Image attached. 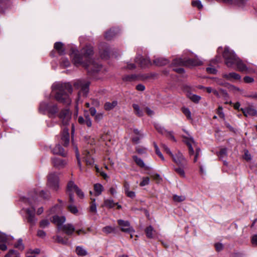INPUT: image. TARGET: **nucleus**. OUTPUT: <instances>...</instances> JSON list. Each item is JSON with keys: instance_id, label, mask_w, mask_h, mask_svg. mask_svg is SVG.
<instances>
[{"instance_id": "1", "label": "nucleus", "mask_w": 257, "mask_h": 257, "mask_svg": "<svg viewBox=\"0 0 257 257\" xmlns=\"http://www.w3.org/2000/svg\"><path fill=\"white\" fill-rule=\"evenodd\" d=\"M82 53L83 56H81L78 54L77 50L72 48L70 56L72 61L76 66L82 65L88 70V72L92 74L98 72L101 66L92 60H89V63H85L83 62L82 59L89 58L93 54V47L91 46H86L82 50Z\"/></svg>"}, {"instance_id": "2", "label": "nucleus", "mask_w": 257, "mask_h": 257, "mask_svg": "<svg viewBox=\"0 0 257 257\" xmlns=\"http://www.w3.org/2000/svg\"><path fill=\"white\" fill-rule=\"evenodd\" d=\"M52 92L55 99L65 105L71 103L69 94L72 92V86L69 83H56L52 85Z\"/></svg>"}, {"instance_id": "3", "label": "nucleus", "mask_w": 257, "mask_h": 257, "mask_svg": "<svg viewBox=\"0 0 257 257\" xmlns=\"http://www.w3.org/2000/svg\"><path fill=\"white\" fill-rule=\"evenodd\" d=\"M183 142L188 147L189 155L191 156L195 154L194 162H197V158L200 153V149L197 147L194 139L190 136L183 137Z\"/></svg>"}, {"instance_id": "4", "label": "nucleus", "mask_w": 257, "mask_h": 257, "mask_svg": "<svg viewBox=\"0 0 257 257\" xmlns=\"http://www.w3.org/2000/svg\"><path fill=\"white\" fill-rule=\"evenodd\" d=\"M66 192L69 195V201L71 203L74 202V192H75L79 198H83L84 197V194L82 191L72 181H70L68 183Z\"/></svg>"}, {"instance_id": "5", "label": "nucleus", "mask_w": 257, "mask_h": 257, "mask_svg": "<svg viewBox=\"0 0 257 257\" xmlns=\"http://www.w3.org/2000/svg\"><path fill=\"white\" fill-rule=\"evenodd\" d=\"M225 60V63L228 67H232L234 64L237 57L234 52L230 50L229 48L225 47L222 54Z\"/></svg>"}, {"instance_id": "6", "label": "nucleus", "mask_w": 257, "mask_h": 257, "mask_svg": "<svg viewBox=\"0 0 257 257\" xmlns=\"http://www.w3.org/2000/svg\"><path fill=\"white\" fill-rule=\"evenodd\" d=\"M90 83L88 81L84 80H77L74 83V86L76 89L80 90L78 93V97L81 95L86 96L89 90Z\"/></svg>"}, {"instance_id": "7", "label": "nucleus", "mask_w": 257, "mask_h": 257, "mask_svg": "<svg viewBox=\"0 0 257 257\" xmlns=\"http://www.w3.org/2000/svg\"><path fill=\"white\" fill-rule=\"evenodd\" d=\"M202 62L197 59H188L187 60H183L181 58L175 59L172 64L173 65L179 66H195L201 65Z\"/></svg>"}, {"instance_id": "8", "label": "nucleus", "mask_w": 257, "mask_h": 257, "mask_svg": "<svg viewBox=\"0 0 257 257\" xmlns=\"http://www.w3.org/2000/svg\"><path fill=\"white\" fill-rule=\"evenodd\" d=\"M59 177L56 173H50L48 176L47 186L56 191L59 189Z\"/></svg>"}, {"instance_id": "9", "label": "nucleus", "mask_w": 257, "mask_h": 257, "mask_svg": "<svg viewBox=\"0 0 257 257\" xmlns=\"http://www.w3.org/2000/svg\"><path fill=\"white\" fill-rule=\"evenodd\" d=\"M58 110L57 106L55 104H50L47 102H43L40 105V111L44 113L47 111L51 115H55L57 112Z\"/></svg>"}, {"instance_id": "10", "label": "nucleus", "mask_w": 257, "mask_h": 257, "mask_svg": "<svg viewBox=\"0 0 257 257\" xmlns=\"http://www.w3.org/2000/svg\"><path fill=\"white\" fill-rule=\"evenodd\" d=\"M117 223L121 231L127 233H133L135 232V230L133 227L131 226L129 221L119 219L117 220Z\"/></svg>"}, {"instance_id": "11", "label": "nucleus", "mask_w": 257, "mask_h": 257, "mask_svg": "<svg viewBox=\"0 0 257 257\" xmlns=\"http://www.w3.org/2000/svg\"><path fill=\"white\" fill-rule=\"evenodd\" d=\"M59 117L64 125L69 124L71 119V113L68 109H64L61 110L59 114Z\"/></svg>"}, {"instance_id": "12", "label": "nucleus", "mask_w": 257, "mask_h": 257, "mask_svg": "<svg viewBox=\"0 0 257 257\" xmlns=\"http://www.w3.org/2000/svg\"><path fill=\"white\" fill-rule=\"evenodd\" d=\"M171 157L173 161L180 166L185 167L187 164L185 158L180 152H178L176 155L173 154V156Z\"/></svg>"}, {"instance_id": "13", "label": "nucleus", "mask_w": 257, "mask_h": 257, "mask_svg": "<svg viewBox=\"0 0 257 257\" xmlns=\"http://www.w3.org/2000/svg\"><path fill=\"white\" fill-rule=\"evenodd\" d=\"M26 212L28 215V221L32 225H34L36 221V219L35 217V208L33 206L31 208L27 209Z\"/></svg>"}, {"instance_id": "14", "label": "nucleus", "mask_w": 257, "mask_h": 257, "mask_svg": "<svg viewBox=\"0 0 257 257\" xmlns=\"http://www.w3.org/2000/svg\"><path fill=\"white\" fill-rule=\"evenodd\" d=\"M65 220L66 219L64 216L55 215L53 217L52 222L57 226L58 230H60Z\"/></svg>"}, {"instance_id": "15", "label": "nucleus", "mask_w": 257, "mask_h": 257, "mask_svg": "<svg viewBox=\"0 0 257 257\" xmlns=\"http://www.w3.org/2000/svg\"><path fill=\"white\" fill-rule=\"evenodd\" d=\"M136 63L140 64L142 67H146L149 65L151 64V61L148 58H143L142 56L139 55L135 59Z\"/></svg>"}, {"instance_id": "16", "label": "nucleus", "mask_w": 257, "mask_h": 257, "mask_svg": "<svg viewBox=\"0 0 257 257\" xmlns=\"http://www.w3.org/2000/svg\"><path fill=\"white\" fill-rule=\"evenodd\" d=\"M52 163L55 167L58 169L64 167L67 164L65 160L58 158H54L52 159Z\"/></svg>"}, {"instance_id": "17", "label": "nucleus", "mask_w": 257, "mask_h": 257, "mask_svg": "<svg viewBox=\"0 0 257 257\" xmlns=\"http://www.w3.org/2000/svg\"><path fill=\"white\" fill-rule=\"evenodd\" d=\"M234 65L237 66V69L238 71L245 72H248V68L246 65L238 57L236 59L235 62H234Z\"/></svg>"}, {"instance_id": "18", "label": "nucleus", "mask_w": 257, "mask_h": 257, "mask_svg": "<svg viewBox=\"0 0 257 257\" xmlns=\"http://www.w3.org/2000/svg\"><path fill=\"white\" fill-rule=\"evenodd\" d=\"M69 130L64 127L63 129V132L61 135V141L64 146H67L69 143Z\"/></svg>"}, {"instance_id": "19", "label": "nucleus", "mask_w": 257, "mask_h": 257, "mask_svg": "<svg viewBox=\"0 0 257 257\" xmlns=\"http://www.w3.org/2000/svg\"><path fill=\"white\" fill-rule=\"evenodd\" d=\"M241 110L245 116H257V110L251 107L241 108Z\"/></svg>"}, {"instance_id": "20", "label": "nucleus", "mask_w": 257, "mask_h": 257, "mask_svg": "<svg viewBox=\"0 0 257 257\" xmlns=\"http://www.w3.org/2000/svg\"><path fill=\"white\" fill-rule=\"evenodd\" d=\"M63 231L67 235H71L75 231V227L71 224H66L63 225L60 229Z\"/></svg>"}, {"instance_id": "21", "label": "nucleus", "mask_w": 257, "mask_h": 257, "mask_svg": "<svg viewBox=\"0 0 257 257\" xmlns=\"http://www.w3.org/2000/svg\"><path fill=\"white\" fill-rule=\"evenodd\" d=\"M223 77L229 81H232V80H240L241 79L240 75L235 72L224 74L223 75Z\"/></svg>"}, {"instance_id": "22", "label": "nucleus", "mask_w": 257, "mask_h": 257, "mask_svg": "<svg viewBox=\"0 0 257 257\" xmlns=\"http://www.w3.org/2000/svg\"><path fill=\"white\" fill-rule=\"evenodd\" d=\"M133 159L136 162V163L140 167L144 168L146 170H148L151 169L150 167L147 166L145 165L144 161L141 158H139L138 157L134 156H133Z\"/></svg>"}, {"instance_id": "23", "label": "nucleus", "mask_w": 257, "mask_h": 257, "mask_svg": "<svg viewBox=\"0 0 257 257\" xmlns=\"http://www.w3.org/2000/svg\"><path fill=\"white\" fill-rule=\"evenodd\" d=\"M133 132L136 136L133 137L132 141L133 142L137 144L139 142L140 140L143 137V135L136 128L134 129Z\"/></svg>"}, {"instance_id": "24", "label": "nucleus", "mask_w": 257, "mask_h": 257, "mask_svg": "<svg viewBox=\"0 0 257 257\" xmlns=\"http://www.w3.org/2000/svg\"><path fill=\"white\" fill-rule=\"evenodd\" d=\"M89 154V152L87 151H85L83 154L84 155V159L87 165H92L94 163V161L93 159L91 158Z\"/></svg>"}, {"instance_id": "25", "label": "nucleus", "mask_w": 257, "mask_h": 257, "mask_svg": "<svg viewBox=\"0 0 257 257\" xmlns=\"http://www.w3.org/2000/svg\"><path fill=\"white\" fill-rule=\"evenodd\" d=\"M145 233L148 238H153L155 237L156 231L154 229V228L150 225L146 228Z\"/></svg>"}, {"instance_id": "26", "label": "nucleus", "mask_w": 257, "mask_h": 257, "mask_svg": "<svg viewBox=\"0 0 257 257\" xmlns=\"http://www.w3.org/2000/svg\"><path fill=\"white\" fill-rule=\"evenodd\" d=\"M54 48L56 50L60 55H63L65 53V48L64 45L61 42H56L54 44Z\"/></svg>"}, {"instance_id": "27", "label": "nucleus", "mask_w": 257, "mask_h": 257, "mask_svg": "<svg viewBox=\"0 0 257 257\" xmlns=\"http://www.w3.org/2000/svg\"><path fill=\"white\" fill-rule=\"evenodd\" d=\"M117 105V101H113L112 102H106L104 105V109L106 111L112 110Z\"/></svg>"}, {"instance_id": "28", "label": "nucleus", "mask_w": 257, "mask_h": 257, "mask_svg": "<svg viewBox=\"0 0 257 257\" xmlns=\"http://www.w3.org/2000/svg\"><path fill=\"white\" fill-rule=\"evenodd\" d=\"M52 152L54 154L60 155L63 156L65 155L64 149L60 145H57L52 150Z\"/></svg>"}, {"instance_id": "29", "label": "nucleus", "mask_w": 257, "mask_h": 257, "mask_svg": "<svg viewBox=\"0 0 257 257\" xmlns=\"http://www.w3.org/2000/svg\"><path fill=\"white\" fill-rule=\"evenodd\" d=\"M154 63L157 66H162L167 64L169 61L165 58H158L154 60Z\"/></svg>"}, {"instance_id": "30", "label": "nucleus", "mask_w": 257, "mask_h": 257, "mask_svg": "<svg viewBox=\"0 0 257 257\" xmlns=\"http://www.w3.org/2000/svg\"><path fill=\"white\" fill-rule=\"evenodd\" d=\"M116 29H110L109 31L106 32L105 38L107 40H110L116 34Z\"/></svg>"}, {"instance_id": "31", "label": "nucleus", "mask_w": 257, "mask_h": 257, "mask_svg": "<svg viewBox=\"0 0 257 257\" xmlns=\"http://www.w3.org/2000/svg\"><path fill=\"white\" fill-rule=\"evenodd\" d=\"M69 202L70 204L67 206L68 211L74 214H76L78 212V210L77 207L73 204L74 201L73 203L70 202L69 201Z\"/></svg>"}, {"instance_id": "32", "label": "nucleus", "mask_w": 257, "mask_h": 257, "mask_svg": "<svg viewBox=\"0 0 257 257\" xmlns=\"http://www.w3.org/2000/svg\"><path fill=\"white\" fill-rule=\"evenodd\" d=\"M76 252L78 255L84 256L87 254V252L82 246H78L76 248Z\"/></svg>"}, {"instance_id": "33", "label": "nucleus", "mask_w": 257, "mask_h": 257, "mask_svg": "<svg viewBox=\"0 0 257 257\" xmlns=\"http://www.w3.org/2000/svg\"><path fill=\"white\" fill-rule=\"evenodd\" d=\"M115 205V203L112 199H105L103 206H105L108 208H113Z\"/></svg>"}, {"instance_id": "34", "label": "nucleus", "mask_w": 257, "mask_h": 257, "mask_svg": "<svg viewBox=\"0 0 257 257\" xmlns=\"http://www.w3.org/2000/svg\"><path fill=\"white\" fill-rule=\"evenodd\" d=\"M9 4L8 0H0V13L3 12L8 8Z\"/></svg>"}, {"instance_id": "35", "label": "nucleus", "mask_w": 257, "mask_h": 257, "mask_svg": "<svg viewBox=\"0 0 257 257\" xmlns=\"http://www.w3.org/2000/svg\"><path fill=\"white\" fill-rule=\"evenodd\" d=\"M12 238L7 236L5 234L0 232V242L8 243Z\"/></svg>"}, {"instance_id": "36", "label": "nucleus", "mask_w": 257, "mask_h": 257, "mask_svg": "<svg viewBox=\"0 0 257 257\" xmlns=\"http://www.w3.org/2000/svg\"><path fill=\"white\" fill-rule=\"evenodd\" d=\"M94 189L97 194V195H99L103 190V187L100 184H96L94 185Z\"/></svg>"}, {"instance_id": "37", "label": "nucleus", "mask_w": 257, "mask_h": 257, "mask_svg": "<svg viewBox=\"0 0 257 257\" xmlns=\"http://www.w3.org/2000/svg\"><path fill=\"white\" fill-rule=\"evenodd\" d=\"M155 127L158 133L163 135H164L167 131L163 126H161L159 124H155Z\"/></svg>"}, {"instance_id": "38", "label": "nucleus", "mask_w": 257, "mask_h": 257, "mask_svg": "<svg viewBox=\"0 0 257 257\" xmlns=\"http://www.w3.org/2000/svg\"><path fill=\"white\" fill-rule=\"evenodd\" d=\"M133 108L134 109L135 113L139 116L141 117L143 115V111L140 109L139 106L138 104H134L133 105Z\"/></svg>"}, {"instance_id": "39", "label": "nucleus", "mask_w": 257, "mask_h": 257, "mask_svg": "<svg viewBox=\"0 0 257 257\" xmlns=\"http://www.w3.org/2000/svg\"><path fill=\"white\" fill-rule=\"evenodd\" d=\"M184 167L180 166L179 167L176 168L174 169L175 171L183 178L185 177V173L184 170Z\"/></svg>"}, {"instance_id": "40", "label": "nucleus", "mask_w": 257, "mask_h": 257, "mask_svg": "<svg viewBox=\"0 0 257 257\" xmlns=\"http://www.w3.org/2000/svg\"><path fill=\"white\" fill-rule=\"evenodd\" d=\"M182 112L186 115L189 119H192L191 113L188 108L183 107L181 108Z\"/></svg>"}, {"instance_id": "41", "label": "nucleus", "mask_w": 257, "mask_h": 257, "mask_svg": "<svg viewBox=\"0 0 257 257\" xmlns=\"http://www.w3.org/2000/svg\"><path fill=\"white\" fill-rule=\"evenodd\" d=\"M247 0H235L233 2H230V4H234L239 7H243L246 3Z\"/></svg>"}, {"instance_id": "42", "label": "nucleus", "mask_w": 257, "mask_h": 257, "mask_svg": "<svg viewBox=\"0 0 257 257\" xmlns=\"http://www.w3.org/2000/svg\"><path fill=\"white\" fill-rule=\"evenodd\" d=\"M137 78V76L135 74H132L130 75H126L123 76L122 79L123 81H132L136 80Z\"/></svg>"}, {"instance_id": "43", "label": "nucleus", "mask_w": 257, "mask_h": 257, "mask_svg": "<svg viewBox=\"0 0 257 257\" xmlns=\"http://www.w3.org/2000/svg\"><path fill=\"white\" fill-rule=\"evenodd\" d=\"M91 205L90 207V211L92 212L96 213L97 209H96V204L95 203V199H91Z\"/></svg>"}, {"instance_id": "44", "label": "nucleus", "mask_w": 257, "mask_h": 257, "mask_svg": "<svg viewBox=\"0 0 257 257\" xmlns=\"http://www.w3.org/2000/svg\"><path fill=\"white\" fill-rule=\"evenodd\" d=\"M192 5L194 7H197L199 10L203 8L201 2L199 0H193L192 2Z\"/></svg>"}, {"instance_id": "45", "label": "nucleus", "mask_w": 257, "mask_h": 257, "mask_svg": "<svg viewBox=\"0 0 257 257\" xmlns=\"http://www.w3.org/2000/svg\"><path fill=\"white\" fill-rule=\"evenodd\" d=\"M201 97L197 95L191 94L190 96V99L195 103H198L200 100Z\"/></svg>"}, {"instance_id": "46", "label": "nucleus", "mask_w": 257, "mask_h": 257, "mask_svg": "<svg viewBox=\"0 0 257 257\" xmlns=\"http://www.w3.org/2000/svg\"><path fill=\"white\" fill-rule=\"evenodd\" d=\"M150 183V178L148 177H143L142 181L140 183V185L142 187L148 185Z\"/></svg>"}, {"instance_id": "47", "label": "nucleus", "mask_w": 257, "mask_h": 257, "mask_svg": "<svg viewBox=\"0 0 257 257\" xmlns=\"http://www.w3.org/2000/svg\"><path fill=\"white\" fill-rule=\"evenodd\" d=\"M115 230V228L110 226H107L103 228L102 231L106 233H111Z\"/></svg>"}, {"instance_id": "48", "label": "nucleus", "mask_w": 257, "mask_h": 257, "mask_svg": "<svg viewBox=\"0 0 257 257\" xmlns=\"http://www.w3.org/2000/svg\"><path fill=\"white\" fill-rule=\"evenodd\" d=\"M56 240L57 242L64 244H66L68 243V238H66L65 239H64L62 237L59 235L56 236Z\"/></svg>"}, {"instance_id": "49", "label": "nucleus", "mask_w": 257, "mask_h": 257, "mask_svg": "<svg viewBox=\"0 0 257 257\" xmlns=\"http://www.w3.org/2000/svg\"><path fill=\"white\" fill-rule=\"evenodd\" d=\"M103 117V113L98 112L94 116V118L95 121L99 122Z\"/></svg>"}, {"instance_id": "50", "label": "nucleus", "mask_w": 257, "mask_h": 257, "mask_svg": "<svg viewBox=\"0 0 257 257\" xmlns=\"http://www.w3.org/2000/svg\"><path fill=\"white\" fill-rule=\"evenodd\" d=\"M164 135H165L167 137H168L169 139H170L173 142H176V140L173 135V132H172V131L169 132L167 131L166 133Z\"/></svg>"}, {"instance_id": "51", "label": "nucleus", "mask_w": 257, "mask_h": 257, "mask_svg": "<svg viewBox=\"0 0 257 257\" xmlns=\"http://www.w3.org/2000/svg\"><path fill=\"white\" fill-rule=\"evenodd\" d=\"M186 198L184 196L174 195L173 199L175 201L180 202L184 201Z\"/></svg>"}, {"instance_id": "52", "label": "nucleus", "mask_w": 257, "mask_h": 257, "mask_svg": "<svg viewBox=\"0 0 257 257\" xmlns=\"http://www.w3.org/2000/svg\"><path fill=\"white\" fill-rule=\"evenodd\" d=\"M228 88H229V90L233 93H236L237 92L242 91V90L240 89V88H239L238 87H237L232 85H229Z\"/></svg>"}, {"instance_id": "53", "label": "nucleus", "mask_w": 257, "mask_h": 257, "mask_svg": "<svg viewBox=\"0 0 257 257\" xmlns=\"http://www.w3.org/2000/svg\"><path fill=\"white\" fill-rule=\"evenodd\" d=\"M75 154H76V156L77 160L78 165L79 166L80 170H82V166H81V164L80 160L79 159L78 149L77 147H75Z\"/></svg>"}, {"instance_id": "54", "label": "nucleus", "mask_w": 257, "mask_h": 257, "mask_svg": "<svg viewBox=\"0 0 257 257\" xmlns=\"http://www.w3.org/2000/svg\"><path fill=\"white\" fill-rule=\"evenodd\" d=\"M49 221L47 219H44L40 221V226L42 228H45L49 226Z\"/></svg>"}, {"instance_id": "55", "label": "nucleus", "mask_w": 257, "mask_h": 257, "mask_svg": "<svg viewBox=\"0 0 257 257\" xmlns=\"http://www.w3.org/2000/svg\"><path fill=\"white\" fill-rule=\"evenodd\" d=\"M15 246L20 250H23L24 248V245L22 243V240L21 239H19L17 243L15 245Z\"/></svg>"}, {"instance_id": "56", "label": "nucleus", "mask_w": 257, "mask_h": 257, "mask_svg": "<svg viewBox=\"0 0 257 257\" xmlns=\"http://www.w3.org/2000/svg\"><path fill=\"white\" fill-rule=\"evenodd\" d=\"M151 177L154 179L155 180H156L157 181V182L159 183L161 181H162V178L160 177V175H159L157 173H154V174H153L151 175Z\"/></svg>"}, {"instance_id": "57", "label": "nucleus", "mask_w": 257, "mask_h": 257, "mask_svg": "<svg viewBox=\"0 0 257 257\" xmlns=\"http://www.w3.org/2000/svg\"><path fill=\"white\" fill-rule=\"evenodd\" d=\"M217 113L220 118H224V114L223 112V108L222 106H219L218 107V109H217Z\"/></svg>"}, {"instance_id": "58", "label": "nucleus", "mask_w": 257, "mask_h": 257, "mask_svg": "<svg viewBox=\"0 0 257 257\" xmlns=\"http://www.w3.org/2000/svg\"><path fill=\"white\" fill-rule=\"evenodd\" d=\"M84 125L90 127L92 126V120L88 115L85 116V120Z\"/></svg>"}, {"instance_id": "59", "label": "nucleus", "mask_w": 257, "mask_h": 257, "mask_svg": "<svg viewBox=\"0 0 257 257\" xmlns=\"http://www.w3.org/2000/svg\"><path fill=\"white\" fill-rule=\"evenodd\" d=\"M218 156L220 158L223 159L226 156V149H222L218 153Z\"/></svg>"}, {"instance_id": "60", "label": "nucleus", "mask_w": 257, "mask_h": 257, "mask_svg": "<svg viewBox=\"0 0 257 257\" xmlns=\"http://www.w3.org/2000/svg\"><path fill=\"white\" fill-rule=\"evenodd\" d=\"M162 147L163 148L164 150L169 154L170 156H173V153L170 151V149L165 145L162 144Z\"/></svg>"}, {"instance_id": "61", "label": "nucleus", "mask_w": 257, "mask_h": 257, "mask_svg": "<svg viewBox=\"0 0 257 257\" xmlns=\"http://www.w3.org/2000/svg\"><path fill=\"white\" fill-rule=\"evenodd\" d=\"M244 81L246 83H252L254 82V79L252 77L249 76H245L243 78Z\"/></svg>"}, {"instance_id": "62", "label": "nucleus", "mask_w": 257, "mask_h": 257, "mask_svg": "<svg viewBox=\"0 0 257 257\" xmlns=\"http://www.w3.org/2000/svg\"><path fill=\"white\" fill-rule=\"evenodd\" d=\"M39 195L41 197H42L44 199H46L49 197L50 194H49V193H46L42 190V191H41L40 192H39Z\"/></svg>"}, {"instance_id": "63", "label": "nucleus", "mask_w": 257, "mask_h": 257, "mask_svg": "<svg viewBox=\"0 0 257 257\" xmlns=\"http://www.w3.org/2000/svg\"><path fill=\"white\" fill-rule=\"evenodd\" d=\"M244 158L246 161H250L251 159V155L247 150L244 151Z\"/></svg>"}, {"instance_id": "64", "label": "nucleus", "mask_w": 257, "mask_h": 257, "mask_svg": "<svg viewBox=\"0 0 257 257\" xmlns=\"http://www.w3.org/2000/svg\"><path fill=\"white\" fill-rule=\"evenodd\" d=\"M251 243L254 246H257V234L252 236Z\"/></svg>"}]
</instances>
